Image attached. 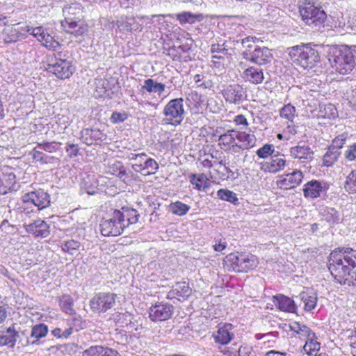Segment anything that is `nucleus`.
I'll list each match as a JSON object with an SVG mask.
<instances>
[{
	"instance_id": "1",
	"label": "nucleus",
	"mask_w": 356,
	"mask_h": 356,
	"mask_svg": "<svg viewBox=\"0 0 356 356\" xmlns=\"http://www.w3.org/2000/svg\"><path fill=\"white\" fill-rule=\"evenodd\" d=\"M328 269L335 281L341 285L356 286V249L335 248L328 258Z\"/></svg>"
},
{
	"instance_id": "2",
	"label": "nucleus",
	"mask_w": 356,
	"mask_h": 356,
	"mask_svg": "<svg viewBox=\"0 0 356 356\" xmlns=\"http://www.w3.org/2000/svg\"><path fill=\"white\" fill-rule=\"evenodd\" d=\"M291 61L303 69H312L320 61L317 46L312 44L293 46L289 49Z\"/></svg>"
},
{
	"instance_id": "3",
	"label": "nucleus",
	"mask_w": 356,
	"mask_h": 356,
	"mask_svg": "<svg viewBox=\"0 0 356 356\" xmlns=\"http://www.w3.org/2000/svg\"><path fill=\"white\" fill-rule=\"evenodd\" d=\"M172 23L164 15H157V29L161 33L159 42L162 44V53L178 61L179 52L176 47V34L172 31Z\"/></svg>"
},
{
	"instance_id": "4",
	"label": "nucleus",
	"mask_w": 356,
	"mask_h": 356,
	"mask_svg": "<svg viewBox=\"0 0 356 356\" xmlns=\"http://www.w3.org/2000/svg\"><path fill=\"white\" fill-rule=\"evenodd\" d=\"M332 66L341 74L350 73L356 65V46L336 48L330 58Z\"/></svg>"
},
{
	"instance_id": "5",
	"label": "nucleus",
	"mask_w": 356,
	"mask_h": 356,
	"mask_svg": "<svg viewBox=\"0 0 356 356\" xmlns=\"http://www.w3.org/2000/svg\"><path fill=\"white\" fill-rule=\"evenodd\" d=\"M299 12L306 24L318 28L324 26L327 14L314 0H304L299 6Z\"/></svg>"
},
{
	"instance_id": "6",
	"label": "nucleus",
	"mask_w": 356,
	"mask_h": 356,
	"mask_svg": "<svg viewBox=\"0 0 356 356\" xmlns=\"http://www.w3.org/2000/svg\"><path fill=\"white\" fill-rule=\"evenodd\" d=\"M225 263L229 270L240 273L254 269L259 261L255 255L250 253L236 252L228 254Z\"/></svg>"
},
{
	"instance_id": "7",
	"label": "nucleus",
	"mask_w": 356,
	"mask_h": 356,
	"mask_svg": "<svg viewBox=\"0 0 356 356\" xmlns=\"http://www.w3.org/2000/svg\"><path fill=\"white\" fill-rule=\"evenodd\" d=\"M22 204L18 207V211L21 213L28 215L33 210L29 207V204H32L37 207L38 210H42L50 205L49 195L42 189L33 191L25 193L22 197Z\"/></svg>"
},
{
	"instance_id": "8",
	"label": "nucleus",
	"mask_w": 356,
	"mask_h": 356,
	"mask_svg": "<svg viewBox=\"0 0 356 356\" xmlns=\"http://www.w3.org/2000/svg\"><path fill=\"white\" fill-rule=\"evenodd\" d=\"M163 114L162 124L175 127L180 124L184 118V99L177 98L170 100L164 107Z\"/></svg>"
},
{
	"instance_id": "9",
	"label": "nucleus",
	"mask_w": 356,
	"mask_h": 356,
	"mask_svg": "<svg viewBox=\"0 0 356 356\" xmlns=\"http://www.w3.org/2000/svg\"><path fill=\"white\" fill-rule=\"evenodd\" d=\"M121 214L117 209L103 218L100 222L101 233L104 236H117L120 235L126 228L124 221L121 220Z\"/></svg>"
},
{
	"instance_id": "10",
	"label": "nucleus",
	"mask_w": 356,
	"mask_h": 356,
	"mask_svg": "<svg viewBox=\"0 0 356 356\" xmlns=\"http://www.w3.org/2000/svg\"><path fill=\"white\" fill-rule=\"evenodd\" d=\"M76 6H65L63 8V13L66 17L64 22H62L61 25L66 32L75 36H79L87 32V25L83 21L76 20L73 17L68 16L74 14L73 11L77 8ZM78 9L81 10L79 7H78Z\"/></svg>"
},
{
	"instance_id": "11",
	"label": "nucleus",
	"mask_w": 356,
	"mask_h": 356,
	"mask_svg": "<svg viewBox=\"0 0 356 356\" xmlns=\"http://www.w3.org/2000/svg\"><path fill=\"white\" fill-rule=\"evenodd\" d=\"M47 70L54 74L57 78L65 79L72 75L74 67L71 61L62 58V52H58L55 56L54 61L47 64Z\"/></svg>"
},
{
	"instance_id": "12",
	"label": "nucleus",
	"mask_w": 356,
	"mask_h": 356,
	"mask_svg": "<svg viewBox=\"0 0 356 356\" xmlns=\"http://www.w3.org/2000/svg\"><path fill=\"white\" fill-rule=\"evenodd\" d=\"M116 296L113 293H99L90 300V309L97 313L106 312L115 305Z\"/></svg>"
},
{
	"instance_id": "13",
	"label": "nucleus",
	"mask_w": 356,
	"mask_h": 356,
	"mask_svg": "<svg viewBox=\"0 0 356 356\" xmlns=\"http://www.w3.org/2000/svg\"><path fill=\"white\" fill-rule=\"evenodd\" d=\"M234 325L228 323H220L217 326V330L212 333L215 343L220 348L228 345L235 337Z\"/></svg>"
},
{
	"instance_id": "14",
	"label": "nucleus",
	"mask_w": 356,
	"mask_h": 356,
	"mask_svg": "<svg viewBox=\"0 0 356 356\" xmlns=\"http://www.w3.org/2000/svg\"><path fill=\"white\" fill-rule=\"evenodd\" d=\"M242 56L246 60L258 65H265L270 63L273 58L272 50L266 47L256 46L252 52L242 53Z\"/></svg>"
},
{
	"instance_id": "15",
	"label": "nucleus",
	"mask_w": 356,
	"mask_h": 356,
	"mask_svg": "<svg viewBox=\"0 0 356 356\" xmlns=\"http://www.w3.org/2000/svg\"><path fill=\"white\" fill-rule=\"evenodd\" d=\"M222 95L227 102L238 105L245 99L246 90L239 84H231L226 87Z\"/></svg>"
},
{
	"instance_id": "16",
	"label": "nucleus",
	"mask_w": 356,
	"mask_h": 356,
	"mask_svg": "<svg viewBox=\"0 0 356 356\" xmlns=\"http://www.w3.org/2000/svg\"><path fill=\"white\" fill-rule=\"evenodd\" d=\"M286 161L283 154H273L266 161L261 163V170L264 172L275 174L284 170Z\"/></svg>"
},
{
	"instance_id": "17",
	"label": "nucleus",
	"mask_w": 356,
	"mask_h": 356,
	"mask_svg": "<svg viewBox=\"0 0 356 356\" xmlns=\"http://www.w3.org/2000/svg\"><path fill=\"white\" fill-rule=\"evenodd\" d=\"M327 187L326 184L316 179L307 181L303 186V195L306 198L316 199L321 194L326 193Z\"/></svg>"
},
{
	"instance_id": "18",
	"label": "nucleus",
	"mask_w": 356,
	"mask_h": 356,
	"mask_svg": "<svg viewBox=\"0 0 356 356\" xmlns=\"http://www.w3.org/2000/svg\"><path fill=\"white\" fill-rule=\"evenodd\" d=\"M303 178L302 172L300 170H296L291 173L285 175L276 181L277 186L283 190H289L294 188L302 182Z\"/></svg>"
},
{
	"instance_id": "19",
	"label": "nucleus",
	"mask_w": 356,
	"mask_h": 356,
	"mask_svg": "<svg viewBox=\"0 0 356 356\" xmlns=\"http://www.w3.org/2000/svg\"><path fill=\"white\" fill-rule=\"evenodd\" d=\"M191 292L192 290L189 287L188 283L186 282H176L172 289L166 293V298L183 301L191 296Z\"/></svg>"
},
{
	"instance_id": "20",
	"label": "nucleus",
	"mask_w": 356,
	"mask_h": 356,
	"mask_svg": "<svg viewBox=\"0 0 356 356\" xmlns=\"http://www.w3.org/2000/svg\"><path fill=\"white\" fill-rule=\"evenodd\" d=\"M289 152L291 157L298 159L301 163H308L313 159L314 151L305 144L291 147Z\"/></svg>"
},
{
	"instance_id": "21",
	"label": "nucleus",
	"mask_w": 356,
	"mask_h": 356,
	"mask_svg": "<svg viewBox=\"0 0 356 356\" xmlns=\"http://www.w3.org/2000/svg\"><path fill=\"white\" fill-rule=\"evenodd\" d=\"M26 231L35 237L46 238L50 234L49 225L42 220H35L32 223L24 225Z\"/></svg>"
},
{
	"instance_id": "22",
	"label": "nucleus",
	"mask_w": 356,
	"mask_h": 356,
	"mask_svg": "<svg viewBox=\"0 0 356 356\" xmlns=\"http://www.w3.org/2000/svg\"><path fill=\"white\" fill-rule=\"evenodd\" d=\"M175 40V47H177V50H179L178 61L186 63L191 60V46L193 42L192 38H187L184 40H181L176 37Z\"/></svg>"
},
{
	"instance_id": "23",
	"label": "nucleus",
	"mask_w": 356,
	"mask_h": 356,
	"mask_svg": "<svg viewBox=\"0 0 356 356\" xmlns=\"http://www.w3.org/2000/svg\"><path fill=\"white\" fill-rule=\"evenodd\" d=\"M273 302L280 311L289 313H296L297 312V306L293 300L283 294L274 296Z\"/></svg>"
},
{
	"instance_id": "24",
	"label": "nucleus",
	"mask_w": 356,
	"mask_h": 356,
	"mask_svg": "<svg viewBox=\"0 0 356 356\" xmlns=\"http://www.w3.org/2000/svg\"><path fill=\"white\" fill-rule=\"evenodd\" d=\"M0 181L3 184L8 191H17L18 186L16 183L15 169L8 166H4L0 170Z\"/></svg>"
},
{
	"instance_id": "25",
	"label": "nucleus",
	"mask_w": 356,
	"mask_h": 356,
	"mask_svg": "<svg viewBox=\"0 0 356 356\" xmlns=\"http://www.w3.org/2000/svg\"><path fill=\"white\" fill-rule=\"evenodd\" d=\"M236 139L241 144L238 145L237 143H235V145H233L234 149V148H238L241 149H248L253 147L255 145L256 138L253 134L236 131Z\"/></svg>"
},
{
	"instance_id": "26",
	"label": "nucleus",
	"mask_w": 356,
	"mask_h": 356,
	"mask_svg": "<svg viewBox=\"0 0 356 356\" xmlns=\"http://www.w3.org/2000/svg\"><path fill=\"white\" fill-rule=\"evenodd\" d=\"M82 356H121L120 353L112 348L102 346H92L82 353Z\"/></svg>"
},
{
	"instance_id": "27",
	"label": "nucleus",
	"mask_w": 356,
	"mask_h": 356,
	"mask_svg": "<svg viewBox=\"0 0 356 356\" xmlns=\"http://www.w3.org/2000/svg\"><path fill=\"white\" fill-rule=\"evenodd\" d=\"M243 78L253 84L261 83L264 79L263 70L254 66L249 67L243 72Z\"/></svg>"
},
{
	"instance_id": "28",
	"label": "nucleus",
	"mask_w": 356,
	"mask_h": 356,
	"mask_svg": "<svg viewBox=\"0 0 356 356\" xmlns=\"http://www.w3.org/2000/svg\"><path fill=\"white\" fill-rule=\"evenodd\" d=\"M18 336V332L15 330L14 326H10L6 330H0V346L14 347Z\"/></svg>"
},
{
	"instance_id": "29",
	"label": "nucleus",
	"mask_w": 356,
	"mask_h": 356,
	"mask_svg": "<svg viewBox=\"0 0 356 356\" xmlns=\"http://www.w3.org/2000/svg\"><path fill=\"white\" fill-rule=\"evenodd\" d=\"M118 212L121 214V220L124 221L125 227L129 225L135 224L138 221L140 216L137 210L129 207H122L120 209H117Z\"/></svg>"
},
{
	"instance_id": "30",
	"label": "nucleus",
	"mask_w": 356,
	"mask_h": 356,
	"mask_svg": "<svg viewBox=\"0 0 356 356\" xmlns=\"http://www.w3.org/2000/svg\"><path fill=\"white\" fill-rule=\"evenodd\" d=\"M104 134L97 129H84L81 132V138L84 143L90 145L96 140H103Z\"/></svg>"
},
{
	"instance_id": "31",
	"label": "nucleus",
	"mask_w": 356,
	"mask_h": 356,
	"mask_svg": "<svg viewBox=\"0 0 356 356\" xmlns=\"http://www.w3.org/2000/svg\"><path fill=\"white\" fill-rule=\"evenodd\" d=\"M301 300L305 304V310L307 312L314 309L317 303V294L313 291H303L300 294Z\"/></svg>"
},
{
	"instance_id": "32",
	"label": "nucleus",
	"mask_w": 356,
	"mask_h": 356,
	"mask_svg": "<svg viewBox=\"0 0 356 356\" xmlns=\"http://www.w3.org/2000/svg\"><path fill=\"white\" fill-rule=\"evenodd\" d=\"M189 179L191 184L195 185V188L198 191H204L209 187V179L203 174H191L189 175Z\"/></svg>"
},
{
	"instance_id": "33",
	"label": "nucleus",
	"mask_w": 356,
	"mask_h": 356,
	"mask_svg": "<svg viewBox=\"0 0 356 356\" xmlns=\"http://www.w3.org/2000/svg\"><path fill=\"white\" fill-rule=\"evenodd\" d=\"M202 14H194L191 12H182L177 14V19L181 25L185 24H194L203 19Z\"/></svg>"
},
{
	"instance_id": "34",
	"label": "nucleus",
	"mask_w": 356,
	"mask_h": 356,
	"mask_svg": "<svg viewBox=\"0 0 356 356\" xmlns=\"http://www.w3.org/2000/svg\"><path fill=\"white\" fill-rule=\"evenodd\" d=\"M340 154V151L332 149L330 147H328L326 152L325 153L322 159L323 165L326 167L332 166L338 160Z\"/></svg>"
},
{
	"instance_id": "35",
	"label": "nucleus",
	"mask_w": 356,
	"mask_h": 356,
	"mask_svg": "<svg viewBox=\"0 0 356 356\" xmlns=\"http://www.w3.org/2000/svg\"><path fill=\"white\" fill-rule=\"evenodd\" d=\"M323 219L330 225L338 224L341 220L339 213L334 208L327 207L322 211Z\"/></svg>"
},
{
	"instance_id": "36",
	"label": "nucleus",
	"mask_w": 356,
	"mask_h": 356,
	"mask_svg": "<svg viewBox=\"0 0 356 356\" xmlns=\"http://www.w3.org/2000/svg\"><path fill=\"white\" fill-rule=\"evenodd\" d=\"M191 207L186 204L183 203L180 201H176L172 202L169 205L170 211L176 216H183L186 215L190 210Z\"/></svg>"
},
{
	"instance_id": "37",
	"label": "nucleus",
	"mask_w": 356,
	"mask_h": 356,
	"mask_svg": "<svg viewBox=\"0 0 356 356\" xmlns=\"http://www.w3.org/2000/svg\"><path fill=\"white\" fill-rule=\"evenodd\" d=\"M291 331L300 334L302 337L309 338L312 335L315 337V334L312 330L305 325L300 324L298 322H293L290 325Z\"/></svg>"
},
{
	"instance_id": "38",
	"label": "nucleus",
	"mask_w": 356,
	"mask_h": 356,
	"mask_svg": "<svg viewBox=\"0 0 356 356\" xmlns=\"http://www.w3.org/2000/svg\"><path fill=\"white\" fill-rule=\"evenodd\" d=\"M236 131L234 129H230L227 131L225 134H221L219 136L218 141L219 145H222L224 146H230L234 145V142L236 139Z\"/></svg>"
},
{
	"instance_id": "39",
	"label": "nucleus",
	"mask_w": 356,
	"mask_h": 356,
	"mask_svg": "<svg viewBox=\"0 0 356 356\" xmlns=\"http://www.w3.org/2000/svg\"><path fill=\"white\" fill-rule=\"evenodd\" d=\"M173 307L170 305L157 304V321H163L172 314Z\"/></svg>"
},
{
	"instance_id": "40",
	"label": "nucleus",
	"mask_w": 356,
	"mask_h": 356,
	"mask_svg": "<svg viewBox=\"0 0 356 356\" xmlns=\"http://www.w3.org/2000/svg\"><path fill=\"white\" fill-rule=\"evenodd\" d=\"M315 337L312 335L303 346V350L309 356H316L321 348V343L314 339Z\"/></svg>"
},
{
	"instance_id": "41",
	"label": "nucleus",
	"mask_w": 356,
	"mask_h": 356,
	"mask_svg": "<svg viewBox=\"0 0 356 356\" xmlns=\"http://www.w3.org/2000/svg\"><path fill=\"white\" fill-rule=\"evenodd\" d=\"M319 115L323 118L334 119L338 117V111L334 104H327L321 107Z\"/></svg>"
},
{
	"instance_id": "42",
	"label": "nucleus",
	"mask_w": 356,
	"mask_h": 356,
	"mask_svg": "<svg viewBox=\"0 0 356 356\" xmlns=\"http://www.w3.org/2000/svg\"><path fill=\"white\" fill-rule=\"evenodd\" d=\"M217 196L220 200L229 202L234 204H237L238 203V199L236 194L228 189L221 188L218 190L217 192Z\"/></svg>"
},
{
	"instance_id": "43",
	"label": "nucleus",
	"mask_w": 356,
	"mask_h": 356,
	"mask_svg": "<svg viewBox=\"0 0 356 356\" xmlns=\"http://www.w3.org/2000/svg\"><path fill=\"white\" fill-rule=\"evenodd\" d=\"M344 188L350 194L356 193V169L352 170L346 177Z\"/></svg>"
},
{
	"instance_id": "44",
	"label": "nucleus",
	"mask_w": 356,
	"mask_h": 356,
	"mask_svg": "<svg viewBox=\"0 0 356 356\" xmlns=\"http://www.w3.org/2000/svg\"><path fill=\"white\" fill-rule=\"evenodd\" d=\"M40 38V42L49 49L56 51L60 48V43L56 41L51 35L45 33Z\"/></svg>"
},
{
	"instance_id": "45",
	"label": "nucleus",
	"mask_w": 356,
	"mask_h": 356,
	"mask_svg": "<svg viewBox=\"0 0 356 356\" xmlns=\"http://www.w3.org/2000/svg\"><path fill=\"white\" fill-rule=\"evenodd\" d=\"M73 305L74 301L70 296L63 295L60 298V306L62 310L66 314H72L74 312Z\"/></svg>"
},
{
	"instance_id": "46",
	"label": "nucleus",
	"mask_w": 356,
	"mask_h": 356,
	"mask_svg": "<svg viewBox=\"0 0 356 356\" xmlns=\"http://www.w3.org/2000/svg\"><path fill=\"white\" fill-rule=\"evenodd\" d=\"M196 87L200 89H210L213 86V81L202 74H195L193 77Z\"/></svg>"
},
{
	"instance_id": "47",
	"label": "nucleus",
	"mask_w": 356,
	"mask_h": 356,
	"mask_svg": "<svg viewBox=\"0 0 356 356\" xmlns=\"http://www.w3.org/2000/svg\"><path fill=\"white\" fill-rule=\"evenodd\" d=\"M260 41L259 38L255 36H248L242 39L241 44L244 48L242 53L252 52L254 48L258 46L257 44Z\"/></svg>"
},
{
	"instance_id": "48",
	"label": "nucleus",
	"mask_w": 356,
	"mask_h": 356,
	"mask_svg": "<svg viewBox=\"0 0 356 356\" xmlns=\"http://www.w3.org/2000/svg\"><path fill=\"white\" fill-rule=\"evenodd\" d=\"M296 107L288 104L284 105L280 111V115L281 118L288 120L290 122H293V118L296 115Z\"/></svg>"
},
{
	"instance_id": "49",
	"label": "nucleus",
	"mask_w": 356,
	"mask_h": 356,
	"mask_svg": "<svg viewBox=\"0 0 356 356\" xmlns=\"http://www.w3.org/2000/svg\"><path fill=\"white\" fill-rule=\"evenodd\" d=\"M47 332V326L43 323H40L33 327L31 336V337L35 338L36 340H38L45 337Z\"/></svg>"
},
{
	"instance_id": "50",
	"label": "nucleus",
	"mask_w": 356,
	"mask_h": 356,
	"mask_svg": "<svg viewBox=\"0 0 356 356\" xmlns=\"http://www.w3.org/2000/svg\"><path fill=\"white\" fill-rule=\"evenodd\" d=\"M348 137V135L347 133H343L338 135L332 140V143L329 147H330L332 149L340 151L347 140Z\"/></svg>"
},
{
	"instance_id": "51",
	"label": "nucleus",
	"mask_w": 356,
	"mask_h": 356,
	"mask_svg": "<svg viewBox=\"0 0 356 356\" xmlns=\"http://www.w3.org/2000/svg\"><path fill=\"white\" fill-rule=\"evenodd\" d=\"M80 247V243L75 240L65 241L61 246L62 250L70 254H74Z\"/></svg>"
},
{
	"instance_id": "52",
	"label": "nucleus",
	"mask_w": 356,
	"mask_h": 356,
	"mask_svg": "<svg viewBox=\"0 0 356 356\" xmlns=\"http://www.w3.org/2000/svg\"><path fill=\"white\" fill-rule=\"evenodd\" d=\"M275 151L274 146L271 144H266L261 148L258 149L257 151V155L259 158L265 159L268 156L273 155V153Z\"/></svg>"
},
{
	"instance_id": "53",
	"label": "nucleus",
	"mask_w": 356,
	"mask_h": 356,
	"mask_svg": "<svg viewBox=\"0 0 356 356\" xmlns=\"http://www.w3.org/2000/svg\"><path fill=\"white\" fill-rule=\"evenodd\" d=\"M22 31H26L31 35H33L37 40L40 42V38L42 37L43 34L45 33L44 29L42 26L38 27H32L30 26H26L25 27H22Z\"/></svg>"
},
{
	"instance_id": "54",
	"label": "nucleus",
	"mask_w": 356,
	"mask_h": 356,
	"mask_svg": "<svg viewBox=\"0 0 356 356\" xmlns=\"http://www.w3.org/2000/svg\"><path fill=\"white\" fill-rule=\"evenodd\" d=\"M344 158L348 161L356 160V143L348 146L344 152Z\"/></svg>"
},
{
	"instance_id": "55",
	"label": "nucleus",
	"mask_w": 356,
	"mask_h": 356,
	"mask_svg": "<svg viewBox=\"0 0 356 356\" xmlns=\"http://www.w3.org/2000/svg\"><path fill=\"white\" fill-rule=\"evenodd\" d=\"M128 118V115L125 112H113L110 118L111 122L113 123H120L125 121Z\"/></svg>"
},
{
	"instance_id": "56",
	"label": "nucleus",
	"mask_w": 356,
	"mask_h": 356,
	"mask_svg": "<svg viewBox=\"0 0 356 356\" xmlns=\"http://www.w3.org/2000/svg\"><path fill=\"white\" fill-rule=\"evenodd\" d=\"M57 143L56 142H47L38 143V147L48 152H54L56 150Z\"/></svg>"
},
{
	"instance_id": "57",
	"label": "nucleus",
	"mask_w": 356,
	"mask_h": 356,
	"mask_svg": "<svg viewBox=\"0 0 356 356\" xmlns=\"http://www.w3.org/2000/svg\"><path fill=\"white\" fill-rule=\"evenodd\" d=\"M211 51L212 54H220L222 55L227 54V49L224 47V44H213L211 47Z\"/></svg>"
},
{
	"instance_id": "58",
	"label": "nucleus",
	"mask_w": 356,
	"mask_h": 356,
	"mask_svg": "<svg viewBox=\"0 0 356 356\" xmlns=\"http://www.w3.org/2000/svg\"><path fill=\"white\" fill-rule=\"evenodd\" d=\"M165 88L166 86L165 84L157 82V93L159 97H162V99L166 97L170 92V87H168V90H165Z\"/></svg>"
},
{
	"instance_id": "59",
	"label": "nucleus",
	"mask_w": 356,
	"mask_h": 356,
	"mask_svg": "<svg viewBox=\"0 0 356 356\" xmlns=\"http://www.w3.org/2000/svg\"><path fill=\"white\" fill-rule=\"evenodd\" d=\"M156 164V161L152 159H147L144 163V167L143 168L142 174L144 175H149L152 174H154V172H151L148 170L149 168H152L153 165Z\"/></svg>"
},
{
	"instance_id": "60",
	"label": "nucleus",
	"mask_w": 356,
	"mask_h": 356,
	"mask_svg": "<svg viewBox=\"0 0 356 356\" xmlns=\"http://www.w3.org/2000/svg\"><path fill=\"white\" fill-rule=\"evenodd\" d=\"M66 151L70 158L76 156L79 154V149L77 145L67 143L66 145Z\"/></svg>"
},
{
	"instance_id": "61",
	"label": "nucleus",
	"mask_w": 356,
	"mask_h": 356,
	"mask_svg": "<svg viewBox=\"0 0 356 356\" xmlns=\"http://www.w3.org/2000/svg\"><path fill=\"white\" fill-rule=\"evenodd\" d=\"M123 165L120 161H115L113 163L109 165V172L112 175H115L119 170H120L123 168Z\"/></svg>"
},
{
	"instance_id": "62",
	"label": "nucleus",
	"mask_w": 356,
	"mask_h": 356,
	"mask_svg": "<svg viewBox=\"0 0 356 356\" xmlns=\"http://www.w3.org/2000/svg\"><path fill=\"white\" fill-rule=\"evenodd\" d=\"M238 353L239 356H250L252 353V348L248 346H241Z\"/></svg>"
},
{
	"instance_id": "63",
	"label": "nucleus",
	"mask_w": 356,
	"mask_h": 356,
	"mask_svg": "<svg viewBox=\"0 0 356 356\" xmlns=\"http://www.w3.org/2000/svg\"><path fill=\"white\" fill-rule=\"evenodd\" d=\"M234 122L237 125L248 127V122L245 117L243 115H238L234 118Z\"/></svg>"
},
{
	"instance_id": "64",
	"label": "nucleus",
	"mask_w": 356,
	"mask_h": 356,
	"mask_svg": "<svg viewBox=\"0 0 356 356\" xmlns=\"http://www.w3.org/2000/svg\"><path fill=\"white\" fill-rule=\"evenodd\" d=\"M31 154H32L33 160H35L36 161L43 162L44 154L42 152L37 150L35 148L32 151Z\"/></svg>"
}]
</instances>
